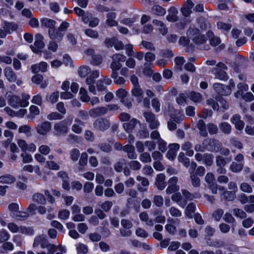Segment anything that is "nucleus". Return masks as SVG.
<instances>
[{
    "mask_svg": "<svg viewBox=\"0 0 254 254\" xmlns=\"http://www.w3.org/2000/svg\"><path fill=\"white\" fill-rule=\"evenodd\" d=\"M214 156L212 154H203V163L206 166H211L213 163Z\"/></svg>",
    "mask_w": 254,
    "mask_h": 254,
    "instance_id": "obj_43",
    "label": "nucleus"
},
{
    "mask_svg": "<svg viewBox=\"0 0 254 254\" xmlns=\"http://www.w3.org/2000/svg\"><path fill=\"white\" fill-rule=\"evenodd\" d=\"M220 130L224 134H229L231 132L232 127L231 125L227 122H223L219 126Z\"/></svg>",
    "mask_w": 254,
    "mask_h": 254,
    "instance_id": "obj_37",
    "label": "nucleus"
},
{
    "mask_svg": "<svg viewBox=\"0 0 254 254\" xmlns=\"http://www.w3.org/2000/svg\"><path fill=\"white\" fill-rule=\"evenodd\" d=\"M6 96L8 104L13 108H16L20 106L25 107L29 104L28 101H21L19 96L15 95L12 93H7Z\"/></svg>",
    "mask_w": 254,
    "mask_h": 254,
    "instance_id": "obj_3",
    "label": "nucleus"
},
{
    "mask_svg": "<svg viewBox=\"0 0 254 254\" xmlns=\"http://www.w3.org/2000/svg\"><path fill=\"white\" fill-rule=\"evenodd\" d=\"M2 28L4 29L7 34H9L17 30L18 25L14 22L4 21L2 25Z\"/></svg>",
    "mask_w": 254,
    "mask_h": 254,
    "instance_id": "obj_21",
    "label": "nucleus"
},
{
    "mask_svg": "<svg viewBox=\"0 0 254 254\" xmlns=\"http://www.w3.org/2000/svg\"><path fill=\"white\" fill-rule=\"evenodd\" d=\"M64 118V116L57 112H53L47 116L49 120H60Z\"/></svg>",
    "mask_w": 254,
    "mask_h": 254,
    "instance_id": "obj_53",
    "label": "nucleus"
},
{
    "mask_svg": "<svg viewBox=\"0 0 254 254\" xmlns=\"http://www.w3.org/2000/svg\"><path fill=\"white\" fill-rule=\"evenodd\" d=\"M128 165L132 170H139L141 168V164L136 160H132L128 163Z\"/></svg>",
    "mask_w": 254,
    "mask_h": 254,
    "instance_id": "obj_61",
    "label": "nucleus"
},
{
    "mask_svg": "<svg viewBox=\"0 0 254 254\" xmlns=\"http://www.w3.org/2000/svg\"><path fill=\"white\" fill-rule=\"evenodd\" d=\"M193 6L194 4L191 0H187L181 9L182 14L185 17L189 16L191 13V8Z\"/></svg>",
    "mask_w": 254,
    "mask_h": 254,
    "instance_id": "obj_16",
    "label": "nucleus"
},
{
    "mask_svg": "<svg viewBox=\"0 0 254 254\" xmlns=\"http://www.w3.org/2000/svg\"><path fill=\"white\" fill-rule=\"evenodd\" d=\"M178 159L179 161L182 163L185 166L188 167L189 166L190 163V159L186 157L183 152L180 153Z\"/></svg>",
    "mask_w": 254,
    "mask_h": 254,
    "instance_id": "obj_52",
    "label": "nucleus"
},
{
    "mask_svg": "<svg viewBox=\"0 0 254 254\" xmlns=\"http://www.w3.org/2000/svg\"><path fill=\"white\" fill-rule=\"evenodd\" d=\"M128 121L129 122L128 123H124L123 125V127L126 132L130 133L136 125L137 124H139L140 122L138 120L134 118H133Z\"/></svg>",
    "mask_w": 254,
    "mask_h": 254,
    "instance_id": "obj_20",
    "label": "nucleus"
},
{
    "mask_svg": "<svg viewBox=\"0 0 254 254\" xmlns=\"http://www.w3.org/2000/svg\"><path fill=\"white\" fill-rule=\"evenodd\" d=\"M190 99L194 102H200L202 100V96L200 93L194 91H191L190 95Z\"/></svg>",
    "mask_w": 254,
    "mask_h": 254,
    "instance_id": "obj_54",
    "label": "nucleus"
},
{
    "mask_svg": "<svg viewBox=\"0 0 254 254\" xmlns=\"http://www.w3.org/2000/svg\"><path fill=\"white\" fill-rule=\"evenodd\" d=\"M77 254H86L88 253V247L84 244H79L76 247Z\"/></svg>",
    "mask_w": 254,
    "mask_h": 254,
    "instance_id": "obj_62",
    "label": "nucleus"
},
{
    "mask_svg": "<svg viewBox=\"0 0 254 254\" xmlns=\"http://www.w3.org/2000/svg\"><path fill=\"white\" fill-rule=\"evenodd\" d=\"M84 122L78 118H76L74 120V124L72 126L71 130L75 133L80 134L82 132L81 126H84Z\"/></svg>",
    "mask_w": 254,
    "mask_h": 254,
    "instance_id": "obj_22",
    "label": "nucleus"
},
{
    "mask_svg": "<svg viewBox=\"0 0 254 254\" xmlns=\"http://www.w3.org/2000/svg\"><path fill=\"white\" fill-rule=\"evenodd\" d=\"M72 119H65L55 123L54 125V134L58 136L66 134L69 131V127L72 124Z\"/></svg>",
    "mask_w": 254,
    "mask_h": 254,
    "instance_id": "obj_1",
    "label": "nucleus"
},
{
    "mask_svg": "<svg viewBox=\"0 0 254 254\" xmlns=\"http://www.w3.org/2000/svg\"><path fill=\"white\" fill-rule=\"evenodd\" d=\"M153 202L156 206L161 207L163 205L164 199L162 196L156 195L153 197Z\"/></svg>",
    "mask_w": 254,
    "mask_h": 254,
    "instance_id": "obj_56",
    "label": "nucleus"
},
{
    "mask_svg": "<svg viewBox=\"0 0 254 254\" xmlns=\"http://www.w3.org/2000/svg\"><path fill=\"white\" fill-rule=\"evenodd\" d=\"M126 164V161L125 159H122L120 161L116 163L114 166V169L117 172H122L123 170L124 166Z\"/></svg>",
    "mask_w": 254,
    "mask_h": 254,
    "instance_id": "obj_55",
    "label": "nucleus"
},
{
    "mask_svg": "<svg viewBox=\"0 0 254 254\" xmlns=\"http://www.w3.org/2000/svg\"><path fill=\"white\" fill-rule=\"evenodd\" d=\"M16 181V178L11 174H5L0 176V183L10 185Z\"/></svg>",
    "mask_w": 254,
    "mask_h": 254,
    "instance_id": "obj_28",
    "label": "nucleus"
},
{
    "mask_svg": "<svg viewBox=\"0 0 254 254\" xmlns=\"http://www.w3.org/2000/svg\"><path fill=\"white\" fill-rule=\"evenodd\" d=\"M116 18V14L115 12H109L107 14V20L106 21V23L107 24V25L110 27L117 26L118 23L115 20V19Z\"/></svg>",
    "mask_w": 254,
    "mask_h": 254,
    "instance_id": "obj_29",
    "label": "nucleus"
},
{
    "mask_svg": "<svg viewBox=\"0 0 254 254\" xmlns=\"http://www.w3.org/2000/svg\"><path fill=\"white\" fill-rule=\"evenodd\" d=\"M40 21L41 26L48 28V31L53 30L56 24V22L55 20L46 17L41 19Z\"/></svg>",
    "mask_w": 254,
    "mask_h": 254,
    "instance_id": "obj_18",
    "label": "nucleus"
},
{
    "mask_svg": "<svg viewBox=\"0 0 254 254\" xmlns=\"http://www.w3.org/2000/svg\"><path fill=\"white\" fill-rule=\"evenodd\" d=\"M102 57L100 55H94L92 56L91 64L95 65H98L102 62Z\"/></svg>",
    "mask_w": 254,
    "mask_h": 254,
    "instance_id": "obj_63",
    "label": "nucleus"
},
{
    "mask_svg": "<svg viewBox=\"0 0 254 254\" xmlns=\"http://www.w3.org/2000/svg\"><path fill=\"white\" fill-rule=\"evenodd\" d=\"M224 214V211L223 209L218 208L215 210L212 216L214 218V219L217 221H219L220 220L222 215Z\"/></svg>",
    "mask_w": 254,
    "mask_h": 254,
    "instance_id": "obj_64",
    "label": "nucleus"
},
{
    "mask_svg": "<svg viewBox=\"0 0 254 254\" xmlns=\"http://www.w3.org/2000/svg\"><path fill=\"white\" fill-rule=\"evenodd\" d=\"M192 41L196 45L200 46L205 44L207 41V38L204 34L200 33L196 37H194Z\"/></svg>",
    "mask_w": 254,
    "mask_h": 254,
    "instance_id": "obj_44",
    "label": "nucleus"
},
{
    "mask_svg": "<svg viewBox=\"0 0 254 254\" xmlns=\"http://www.w3.org/2000/svg\"><path fill=\"white\" fill-rule=\"evenodd\" d=\"M131 95L137 98V101L140 102L141 101L142 96L143 94V91L140 88V85L133 86L131 91Z\"/></svg>",
    "mask_w": 254,
    "mask_h": 254,
    "instance_id": "obj_26",
    "label": "nucleus"
},
{
    "mask_svg": "<svg viewBox=\"0 0 254 254\" xmlns=\"http://www.w3.org/2000/svg\"><path fill=\"white\" fill-rule=\"evenodd\" d=\"M197 127L199 130V133L201 136L205 137L207 135L205 124L203 120H199L197 123Z\"/></svg>",
    "mask_w": 254,
    "mask_h": 254,
    "instance_id": "obj_42",
    "label": "nucleus"
},
{
    "mask_svg": "<svg viewBox=\"0 0 254 254\" xmlns=\"http://www.w3.org/2000/svg\"><path fill=\"white\" fill-rule=\"evenodd\" d=\"M147 122L149 123V127L152 129H155L158 127L159 123L156 120L155 116L154 114L147 112L143 114Z\"/></svg>",
    "mask_w": 254,
    "mask_h": 254,
    "instance_id": "obj_8",
    "label": "nucleus"
},
{
    "mask_svg": "<svg viewBox=\"0 0 254 254\" xmlns=\"http://www.w3.org/2000/svg\"><path fill=\"white\" fill-rule=\"evenodd\" d=\"M59 97V92L58 91H56L51 94L47 95L46 97V100L48 102L54 104L57 102Z\"/></svg>",
    "mask_w": 254,
    "mask_h": 254,
    "instance_id": "obj_45",
    "label": "nucleus"
},
{
    "mask_svg": "<svg viewBox=\"0 0 254 254\" xmlns=\"http://www.w3.org/2000/svg\"><path fill=\"white\" fill-rule=\"evenodd\" d=\"M86 83L88 85L89 91L94 95H96L97 92L94 85L95 79L88 75L86 79Z\"/></svg>",
    "mask_w": 254,
    "mask_h": 254,
    "instance_id": "obj_34",
    "label": "nucleus"
},
{
    "mask_svg": "<svg viewBox=\"0 0 254 254\" xmlns=\"http://www.w3.org/2000/svg\"><path fill=\"white\" fill-rule=\"evenodd\" d=\"M51 123L48 121L38 124L36 127L37 132L42 135H46L51 129Z\"/></svg>",
    "mask_w": 254,
    "mask_h": 254,
    "instance_id": "obj_12",
    "label": "nucleus"
},
{
    "mask_svg": "<svg viewBox=\"0 0 254 254\" xmlns=\"http://www.w3.org/2000/svg\"><path fill=\"white\" fill-rule=\"evenodd\" d=\"M48 242L46 236L42 234L35 238L33 246L34 247H36L40 245L41 248H46Z\"/></svg>",
    "mask_w": 254,
    "mask_h": 254,
    "instance_id": "obj_13",
    "label": "nucleus"
},
{
    "mask_svg": "<svg viewBox=\"0 0 254 254\" xmlns=\"http://www.w3.org/2000/svg\"><path fill=\"white\" fill-rule=\"evenodd\" d=\"M108 113V109L106 107H98L89 111V115L92 118H96L106 115Z\"/></svg>",
    "mask_w": 254,
    "mask_h": 254,
    "instance_id": "obj_11",
    "label": "nucleus"
},
{
    "mask_svg": "<svg viewBox=\"0 0 254 254\" xmlns=\"http://www.w3.org/2000/svg\"><path fill=\"white\" fill-rule=\"evenodd\" d=\"M4 73L9 81L14 82L16 81L17 77L16 74L10 67H6L4 69Z\"/></svg>",
    "mask_w": 254,
    "mask_h": 254,
    "instance_id": "obj_23",
    "label": "nucleus"
},
{
    "mask_svg": "<svg viewBox=\"0 0 254 254\" xmlns=\"http://www.w3.org/2000/svg\"><path fill=\"white\" fill-rule=\"evenodd\" d=\"M243 167V163H238L235 162H233L230 165V169L234 173H238L242 170Z\"/></svg>",
    "mask_w": 254,
    "mask_h": 254,
    "instance_id": "obj_39",
    "label": "nucleus"
},
{
    "mask_svg": "<svg viewBox=\"0 0 254 254\" xmlns=\"http://www.w3.org/2000/svg\"><path fill=\"white\" fill-rule=\"evenodd\" d=\"M69 26V24L65 21L63 22L58 29L48 31L50 38L58 42L61 41L65 34V31Z\"/></svg>",
    "mask_w": 254,
    "mask_h": 254,
    "instance_id": "obj_2",
    "label": "nucleus"
},
{
    "mask_svg": "<svg viewBox=\"0 0 254 254\" xmlns=\"http://www.w3.org/2000/svg\"><path fill=\"white\" fill-rule=\"evenodd\" d=\"M201 33L200 30L194 25H190L187 30V35L189 39L192 41L194 37H196Z\"/></svg>",
    "mask_w": 254,
    "mask_h": 254,
    "instance_id": "obj_24",
    "label": "nucleus"
},
{
    "mask_svg": "<svg viewBox=\"0 0 254 254\" xmlns=\"http://www.w3.org/2000/svg\"><path fill=\"white\" fill-rule=\"evenodd\" d=\"M136 136L140 139L148 138L149 136V132L146 126H140V129L138 130Z\"/></svg>",
    "mask_w": 254,
    "mask_h": 254,
    "instance_id": "obj_30",
    "label": "nucleus"
},
{
    "mask_svg": "<svg viewBox=\"0 0 254 254\" xmlns=\"http://www.w3.org/2000/svg\"><path fill=\"white\" fill-rule=\"evenodd\" d=\"M185 62V60L182 57H178L175 58V63L177 69L179 70H182V65L184 64Z\"/></svg>",
    "mask_w": 254,
    "mask_h": 254,
    "instance_id": "obj_60",
    "label": "nucleus"
},
{
    "mask_svg": "<svg viewBox=\"0 0 254 254\" xmlns=\"http://www.w3.org/2000/svg\"><path fill=\"white\" fill-rule=\"evenodd\" d=\"M29 216V213L25 211H19L17 213L13 214L12 217L18 221H24Z\"/></svg>",
    "mask_w": 254,
    "mask_h": 254,
    "instance_id": "obj_33",
    "label": "nucleus"
},
{
    "mask_svg": "<svg viewBox=\"0 0 254 254\" xmlns=\"http://www.w3.org/2000/svg\"><path fill=\"white\" fill-rule=\"evenodd\" d=\"M211 72L216 78L221 80L226 81L229 78V76L225 70H221L220 68H213Z\"/></svg>",
    "mask_w": 254,
    "mask_h": 254,
    "instance_id": "obj_14",
    "label": "nucleus"
},
{
    "mask_svg": "<svg viewBox=\"0 0 254 254\" xmlns=\"http://www.w3.org/2000/svg\"><path fill=\"white\" fill-rule=\"evenodd\" d=\"M213 87L218 94L222 96L229 95L232 92L230 87L219 83H214Z\"/></svg>",
    "mask_w": 254,
    "mask_h": 254,
    "instance_id": "obj_7",
    "label": "nucleus"
},
{
    "mask_svg": "<svg viewBox=\"0 0 254 254\" xmlns=\"http://www.w3.org/2000/svg\"><path fill=\"white\" fill-rule=\"evenodd\" d=\"M219 103L216 102L213 99H209L206 101L207 104L211 106L214 110L218 111L219 107H221L223 109V111L227 110L229 108V104L223 98H221L219 100Z\"/></svg>",
    "mask_w": 254,
    "mask_h": 254,
    "instance_id": "obj_6",
    "label": "nucleus"
},
{
    "mask_svg": "<svg viewBox=\"0 0 254 254\" xmlns=\"http://www.w3.org/2000/svg\"><path fill=\"white\" fill-rule=\"evenodd\" d=\"M79 95L80 100L83 102H89L90 100V97L88 96L87 91L83 87H81L79 90Z\"/></svg>",
    "mask_w": 254,
    "mask_h": 254,
    "instance_id": "obj_46",
    "label": "nucleus"
},
{
    "mask_svg": "<svg viewBox=\"0 0 254 254\" xmlns=\"http://www.w3.org/2000/svg\"><path fill=\"white\" fill-rule=\"evenodd\" d=\"M33 200L38 203L44 204L46 203L44 195L41 193H35L32 196Z\"/></svg>",
    "mask_w": 254,
    "mask_h": 254,
    "instance_id": "obj_41",
    "label": "nucleus"
},
{
    "mask_svg": "<svg viewBox=\"0 0 254 254\" xmlns=\"http://www.w3.org/2000/svg\"><path fill=\"white\" fill-rule=\"evenodd\" d=\"M111 125L110 121L105 118H99L93 123L94 128L99 131H104L108 129Z\"/></svg>",
    "mask_w": 254,
    "mask_h": 254,
    "instance_id": "obj_5",
    "label": "nucleus"
},
{
    "mask_svg": "<svg viewBox=\"0 0 254 254\" xmlns=\"http://www.w3.org/2000/svg\"><path fill=\"white\" fill-rule=\"evenodd\" d=\"M23 170L29 173H32L34 171L38 175L41 174L40 167L38 166H33L32 165H26L23 167Z\"/></svg>",
    "mask_w": 254,
    "mask_h": 254,
    "instance_id": "obj_36",
    "label": "nucleus"
},
{
    "mask_svg": "<svg viewBox=\"0 0 254 254\" xmlns=\"http://www.w3.org/2000/svg\"><path fill=\"white\" fill-rule=\"evenodd\" d=\"M171 117L174 122L177 123H180L184 119L185 115L182 111L176 110L174 111Z\"/></svg>",
    "mask_w": 254,
    "mask_h": 254,
    "instance_id": "obj_27",
    "label": "nucleus"
},
{
    "mask_svg": "<svg viewBox=\"0 0 254 254\" xmlns=\"http://www.w3.org/2000/svg\"><path fill=\"white\" fill-rule=\"evenodd\" d=\"M123 150L127 153V157L130 159H135L137 155L135 153L134 146L131 144H127L123 147Z\"/></svg>",
    "mask_w": 254,
    "mask_h": 254,
    "instance_id": "obj_15",
    "label": "nucleus"
},
{
    "mask_svg": "<svg viewBox=\"0 0 254 254\" xmlns=\"http://www.w3.org/2000/svg\"><path fill=\"white\" fill-rule=\"evenodd\" d=\"M8 208L9 210L10 211V216H12V215L14 213H17L19 210V205L16 203H11L9 204L8 206Z\"/></svg>",
    "mask_w": 254,
    "mask_h": 254,
    "instance_id": "obj_59",
    "label": "nucleus"
},
{
    "mask_svg": "<svg viewBox=\"0 0 254 254\" xmlns=\"http://www.w3.org/2000/svg\"><path fill=\"white\" fill-rule=\"evenodd\" d=\"M151 11L153 14L159 16H163L166 13L165 9L158 5L153 6Z\"/></svg>",
    "mask_w": 254,
    "mask_h": 254,
    "instance_id": "obj_40",
    "label": "nucleus"
},
{
    "mask_svg": "<svg viewBox=\"0 0 254 254\" xmlns=\"http://www.w3.org/2000/svg\"><path fill=\"white\" fill-rule=\"evenodd\" d=\"M152 64L145 63L144 64V68L143 69V73L146 75L150 76L153 74V70L151 69Z\"/></svg>",
    "mask_w": 254,
    "mask_h": 254,
    "instance_id": "obj_50",
    "label": "nucleus"
},
{
    "mask_svg": "<svg viewBox=\"0 0 254 254\" xmlns=\"http://www.w3.org/2000/svg\"><path fill=\"white\" fill-rule=\"evenodd\" d=\"M168 15L166 16V19L170 22H175L178 21V17L177 14L178 11L176 8L174 7H171L168 10Z\"/></svg>",
    "mask_w": 254,
    "mask_h": 254,
    "instance_id": "obj_25",
    "label": "nucleus"
},
{
    "mask_svg": "<svg viewBox=\"0 0 254 254\" xmlns=\"http://www.w3.org/2000/svg\"><path fill=\"white\" fill-rule=\"evenodd\" d=\"M44 37L40 34H37L35 36V41L34 46L31 45L30 48L32 50L36 53H38L41 49L45 47V44L43 42Z\"/></svg>",
    "mask_w": 254,
    "mask_h": 254,
    "instance_id": "obj_9",
    "label": "nucleus"
},
{
    "mask_svg": "<svg viewBox=\"0 0 254 254\" xmlns=\"http://www.w3.org/2000/svg\"><path fill=\"white\" fill-rule=\"evenodd\" d=\"M136 180L140 182V184H138L137 187V190L141 192L146 191L149 185L148 179L141 176H137Z\"/></svg>",
    "mask_w": 254,
    "mask_h": 254,
    "instance_id": "obj_10",
    "label": "nucleus"
},
{
    "mask_svg": "<svg viewBox=\"0 0 254 254\" xmlns=\"http://www.w3.org/2000/svg\"><path fill=\"white\" fill-rule=\"evenodd\" d=\"M140 219L143 221L145 222V224L148 226H153L154 225L153 220L152 219H149L148 217V214L145 212H141L139 215Z\"/></svg>",
    "mask_w": 254,
    "mask_h": 254,
    "instance_id": "obj_35",
    "label": "nucleus"
},
{
    "mask_svg": "<svg viewBox=\"0 0 254 254\" xmlns=\"http://www.w3.org/2000/svg\"><path fill=\"white\" fill-rule=\"evenodd\" d=\"M192 148V144L190 141H186L182 145V149L186 151V154L188 156H192L194 154Z\"/></svg>",
    "mask_w": 254,
    "mask_h": 254,
    "instance_id": "obj_31",
    "label": "nucleus"
},
{
    "mask_svg": "<svg viewBox=\"0 0 254 254\" xmlns=\"http://www.w3.org/2000/svg\"><path fill=\"white\" fill-rule=\"evenodd\" d=\"M197 22L199 24L201 30H206L209 25L208 22L202 17H199L197 19Z\"/></svg>",
    "mask_w": 254,
    "mask_h": 254,
    "instance_id": "obj_58",
    "label": "nucleus"
},
{
    "mask_svg": "<svg viewBox=\"0 0 254 254\" xmlns=\"http://www.w3.org/2000/svg\"><path fill=\"white\" fill-rule=\"evenodd\" d=\"M205 150L217 152L219 150L221 143L217 139L205 138L202 142Z\"/></svg>",
    "mask_w": 254,
    "mask_h": 254,
    "instance_id": "obj_4",
    "label": "nucleus"
},
{
    "mask_svg": "<svg viewBox=\"0 0 254 254\" xmlns=\"http://www.w3.org/2000/svg\"><path fill=\"white\" fill-rule=\"evenodd\" d=\"M139 160L143 163H150L152 161L150 154L148 152L141 153Z\"/></svg>",
    "mask_w": 254,
    "mask_h": 254,
    "instance_id": "obj_51",
    "label": "nucleus"
},
{
    "mask_svg": "<svg viewBox=\"0 0 254 254\" xmlns=\"http://www.w3.org/2000/svg\"><path fill=\"white\" fill-rule=\"evenodd\" d=\"M19 233L29 236H32L34 234V230L32 228L21 226Z\"/></svg>",
    "mask_w": 254,
    "mask_h": 254,
    "instance_id": "obj_49",
    "label": "nucleus"
},
{
    "mask_svg": "<svg viewBox=\"0 0 254 254\" xmlns=\"http://www.w3.org/2000/svg\"><path fill=\"white\" fill-rule=\"evenodd\" d=\"M111 76L114 79V83L117 85H122L125 83L126 80L124 78L118 76V72H112Z\"/></svg>",
    "mask_w": 254,
    "mask_h": 254,
    "instance_id": "obj_47",
    "label": "nucleus"
},
{
    "mask_svg": "<svg viewBox=\"0 0 254 254\" xmlns=\"http://www.w3.org/2000/svg\"><path fill=\"white\" fill-rule=\"evenodd\" d=\"M47 63L45 62H41L39 64L32 65L31 66V70L35 73L39 72H44L47 70Z\"/></svg>",
    "mask_w": 254,
    "mask_h": 254,
    "instance_id": "obj_17",
    "label": "nucleus"
},
{
    "mask_svg": "<svg viewBox=\"0 0 254 254\" xmlns=\"http://www.w3.org/2000/svg\"><path fill=\"white\" fill-rule=\"evenodd\" d=\"M190 178L192 185L195 187H199L200 185V179L195 174L194 172H190Z\"/></svg>",
    "mask_w": 254,
    "mask_h": 254,
    "instance_id": "obj_48",
    "label": "nucleus"
},
{
    "mask_svg": "<svg viewBox=\"0 0 254 254\" xmlns=\"http://www.w3.org/2000/svg\"><path fill=\"white\" fill-rule=\"evenodd\" d=\"M91 72L90 68L87 65H81L80 66L78 70V73L79 75L81 77H85Z\"/></svg>",
    "mask_w": 254,
    "mask_h": 254,
    "instance_id": "obj_38",
    "label": "nucleus"
},
{
    "mask_svg": "<svg viewBox=\"0 0 254 254\" xmlns=\"http://www.w3.org/2000/svg\"><path fill=\"white\" fill-rule=\"evenodd\" d=\"M127 94L128 92L123 88H120L116 92V95L120 99V101L125 99Z\"/></svg>",
    "mask_w": 254,
    "mask_h": 254,
    "instance_id": "obj_57",
    "label": "nucleus"
},
{
    "mask_svg": "<svg viewBox=\"0 0 254 254\" xmlns=\"http://www.w3.org/2000/svg\"><path fill=\"white\" fill-rule=\"evenodd\" d=\"M172 200L175 201L179 206L184 207L187 204V200L183 197L180 192L174 193L171 197Z\"/></svg>",
    "mask_w": 254,
    "mask_h": 254,
    "instance_id": "obj_19",
    "label": "nucleus"
},
{
    "mask_svg": "<svg viewBox=\"0 0 254 254\" xmlns=\"http://www.w3.org/2000/svg\"><path fill=\"white\" fill-rule=\"evenodd\" d=\"M183 195L185 197L184 198L187 200H192L194 198H200L201 195L199 193H197L195 194H192L190 193L189 190L186 189H182L181 190Z\"/></svg>",
    "mask_w": 254,
    "mask_h": 254,
    "instance_id": "obj_32",
    "label": "nucleus"
}]
</instances>
